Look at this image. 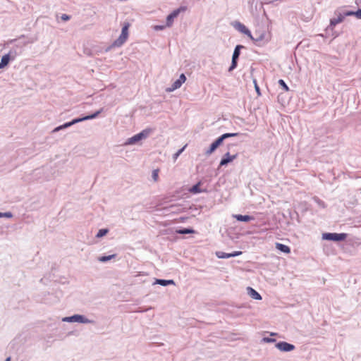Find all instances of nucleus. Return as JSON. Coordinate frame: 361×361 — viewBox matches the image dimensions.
Returning a JSON list of instances; mask_svg holds the SVG:
<instances>
[{"label": "nucleus", "mask_w": 361, "mask_h": 361, "mask_svg": "<svg viewBox=\"0 0 361 361\" xmlns=\"http://www.w3.org/2000/svg\"><path fill=\"white\" fill-rule=\"evenodd\" d=\"M157 282L159 284H161L162 286H166L167 284L173 283V281L172 280L166 281V280L159 279L157 281Z\"/></svg>", "instance_id": "nucleus-25"}, {"label": "nucleus", "mask_w": 361, "mask_h": 361, "mask_svg": "<svg viewBox=\"0 0 361 361\" xmlns=\"http://www.w3.org/2000/svg\"><path fill=\"white\" fill-rule=\"evenodd\" d=\"M152 132V130L151 128H146V129L143 130L142 132H140V133H137V134L135 135L134 136H133L132 137L129 138L127 142V144H128V145L135 144V142L147 137L148 135Z\"/></svg>", "instance_id": "nucleus-2"}, {"label": "nucleus", "mask_w": 361, "mask_h": 361, "mask_svg": "<svg viewBox=\"0 0 361 361\" xmlns=\"http://www.w3.org/2000/svg\"><path fill=\"white\" fill-rule=\"evenodd\" d=\"M243 48L242 45H237L234 49L233 56H232V62L231 65L229 67L228 71H232L237 66V60L240 55V49Z\"/></svg>", "instance_id": "nucleus-6"}, {"label": "nucleus", "mask_w": 361, "mask_h": 361, "mask_svg": "<svg viewBox=\"0 0 361 361\" xmlns=\"http://www.w3.org/2000/svg\"><path fill=\"white\" fill-rule=\"evenodd\" d=\"M177 233H180V234H188V233H194L195 231L192 229L185 228V229L178 231Z\"/></svg>", "instance_id": "nucleus-22"}, {"label": "nucleus", "mask_w": 361, "mask_h": 361, "mask_svg": "<svg viewBox=\"0 0 361 361\" xmlns=\"http://www.w3.org/2000/svg\"><path fill=\"white\" fill-rule=\"evenodd\" d=\"M233 217L239 221H250L253 220L254 218L249 215H241V214H235Z\"/></svg>", "instance_id": "nucleus-14"}, {"label": "nucleus", "mask_w": 361, "mask_h": 361, "mask_svg": "<svg viewBox=\"0 0 361 361\" xmlns=\"http://www.w3.org/2000/svg\"><path fill=\"white\" fill-rule=\"evenodd\" d=\"M343 19L344 17L342 15H339L337 18L331 20V25L334 26L341 23L343 20Z\"/></svg>", "instance_id": "nucleus-19"}, {"label": "nucleus", "mask_w": 361, "mask_h": 361, "mask_svg": "<svg viewBox=\"0 0 361 361\" xmlns=\"http://www.w3.org/2000/svg\"><path fill=\"white\" fill-rule=\"evenodd\" d=\"M64 321H69V322H83V317L81 315H74L71 317H67L63 319Z\"/></svg>", "instance_id": "nucleus-16"}, {"label": "nucleus", "mask_w": 361, "mask_h": 361, "mask_svg": "<svg viewBox=\"0 0 361 361\" xmlns=\"http://www.w3.org/2000/svg\"><path fill=\"white\" fill-rule=\"evenodd\" d=\"M100 113V111H97L95 114H92V115H90V116H85L84 118H78V119H74L73 121L71 122H69V123H65L64 125L63 126H59L57 128H56L54 131V132H56V131H59L61 129H63V128H67V127H69L71 126V125L74 124V123H78V122H80V121H85V120H89V119H92L94 118H95Z\"/></svg>", "instance_id": "nucleus-3"}, {"label": "nucleus", "mask_w": 361, "mask_h": 361, "mask_svg": "<svg viewBox=\"0 0 361 361\" xmlns=\"http://www.w3.org/2000/svg\"><path fill=\"white\" fill-rule=\"evenodd\" d=\"M237 157H238L237 153H235L234 154H231L229 152H227L224 154V156L221 159L219 165H220V166H226L228 164L232 162Z\"/></svg>", "instance_id": "nucleus-9"}, {"label": "nucleus", "mask_w": 361, "mask_h": 361, "mask_svg": "<svg viewBox=\"0 0 361 361\" xmlns=\"http://www.w3.org/2000/svg\"><path fill=\"white\" fill-rule=\"evenodd\" d=\"M238 133H225V134H223L221 136H220L219 138L223 142V141L226 138L231 137H235V136H238Z\"/></svg>", "instance_id": "nucleus-20"}, {"label": "nucleus", "mask_w": 361, "mask_h": 361, "mask_svg": "<svg viewBox=\"0 0 361 361\" xmlns=\"http://www.w3.org/2000/svg\"><path fill=\"white\" fill-rule=\"evenodd\" d=\"M3 216L11 217L12 214L10 212L3 214Z\"/></svg>", "instance_id": "nucleus-30"}, {"label": "nucleus", "mask_w": 361, "mask_h": 361, "mask_svg": "<svg viewBox=\"0 0 361 361\" xmlns=\"http://www.w3.org/2000/svg\"><path fill=\"white\" fill-rule=\"evenodd\" d=\"M234 27L240 32L247 35L252 40L255 41L254 37H252L250 31L246 27V26L239 22H237L235 23ZM262 37H261L259 39H255V41L262 39Z\"/></svg>", "instance_id": "nucleus-7"}, {"label": "nucleus", "mask_w": 361, "mask_h": 361, "mask_svg": "<svg viewBox=\"0 0 361 361\" xmlns=\"http://www.w3.org/2000/svg\"><path fill=\"white\" fill-rule=\"evenodd\" d=\"M185 10L186 7L185 6L180 7L174 10L171 14H169L167 16L166 26L171 27L173 23L174 18H176L181 11H185Z\"/></svg>", "instance_id": "nucleus-5"}, {"label": "nucleus", "mask_w": 361, "mask_h": 361, "mask_svg": "<svg viewBox=\"0 0 361 361\" xmlns=\"http://www.w3.org/2000/svg\"><path fill=\"white\" fill-rule=\"evenodd\" d=\"M166 25H156L154 27V29L156 30H163L166 27Z\"/></svg>", "instance_id": "nucleus-28"}, {"label": "nucleus", "mask_w": 361, "mask_h": 361, "mask_svg": "<svg viewBox=\"0 0 361 361\" xmlns=\"http://www.w3.org/2000/svg\"><path fill=\"white\" fill-rule=\"evenodd\" d=\"M158 177H159V170L158 169H155L152 172V178H153L154 181H157L158 180Z\"/></svg>", "instance_id": "nucleus-26"}, {"label": "nucleus", "mask_w": 361, "mask_h": 361, "mask_svg": "<svg viewBox=\"0 0 361 361\" xmlns=\"http://www.w3.org/2000/svg\"><path fill=\"white\" fill-rule=\"evenodd\" d=\"M201 182L197 183L196 185H193L191 188L189 189L190 192L196 194L200 193L202 190L200 189Z\"/></svg>", "instance_id": "nucleus-17"}, {"label": "nucleus", "mask_w": 361, "mask_h": 361, "mask_svg": "<svg viewBox=\"0 0 361 361\" xmlns=\"http://www.w3.org/2000/svg\"><path fill=\"white\" fill-rule=\"evenodd\" d=\"M241 254H242L241 251H235L232 253H226V252L219 251V252H216V255L218 258L224 259V258H229V257H232L238 256V255H240Z\"/></svg>", "instance_id": "nucleus-11"}, {"label": "nucleus", "mask_w": 361, "mask_h": 361, "mask_svg": "<svg viewBox=\"0 0 361 361\" xmlns=\"http://www.w3.org/2000/svg\"><path fill=\"white\" fill-rule=\"evenodd\" d=\"M185 80L186 77L183 73H182L180 75L179 78L172 84L171 87L166 90L167 92H173L175 90L179 88L182 85V84L185 82Z\"/></svg>", "instance_id": "nucleus-8"}, {"label": "nucleus", "mask_w": 361, "mask_h": 361, "mask_svg": "<svg viewBox=\"0 0 361 361\" xmlns=\"http://www.w3.org/2000/svg\"><path fill=\"white\" fill-rule=\"evenodd\" d=\"M247 290H248V293L249 295L253 298V299H255V300H261L262 299V297L260 295V294L259 293H257L255 290H254L253 288L249 287L247 288Z\"/></svg>", "instance_id": "nucleus-15"}, {"label": "nucleus", "mask_w": 361, "mask_h": 361, "mask_svg": "<svg viewBox=\"0 0 361 361\" xmlns=\"http://www.w3.org/2000/svg\"><path fill=\"white\" fill-rule=\"evenodd\" d=\"M3 216V214L0 212V217Z\"/></svg>", "instance_id": "nucleus-34"}, {"label": "nucleus", "mask_w": 361, "mask_h": 361, "mask_svg": "<svg viewBox=\"0 0 361 361\" xmlns=\"http://www.w3.org/2000/svg\"><path fill=\"white\" fill-rule=\"evenodd\" d=\"M130 25L129 23H125L121 30V34L118 38L115 40L114 45L116 47H121L127 40L128 37V29Z\"/></svg>", "instance_id": "nucleus-1"}, {"label": "nucleus", "mask_w": 361, "mask_h": 361, "mask_svg": "<svg viewBox=\"0 0 361 361\" xmlns=\"http://www.w3.org/2000/svg\"><path fill=\"white\" fill-rule=\"evenodd\" d=\"M347 235L345 233H326L322 235V238L328 240L334 241H341L346 238Z\"/></svg>", "instance_id": "nucleus-4"}, {"label": "nucleus", "mask_w": 361, "mask_h": 361, "mask_svg": "<svg viewBox=\"0 0 361 361\" xmlns=\"http://www.w3.org/2000/svg\"><path fill=\"white\" fill-rule=\"evenodd\" d=\"M108 231H109L108 229H100V230H99L96 236L97 238L103 237L108 233Z\"/></svg>", "instance_id": "nucleus-24"}, {"label": "nucleus", "mask_w": 361, "mask_h": 361, "mask_svg": "<svg viewBox=\"0 0 361 361\" xmlns=\"http://www.w3.org/2000/svg\"><path fill=\"white\" fill-rule=\"evenodd\" d=\"M275 246L277 250L283 253L289 254L290 252V248L288 245L279 243H276Z\"/></svg>", "instance_id": "nucleus-13"}, {"label": "nucleus", "mask_w": 361, "mask_h": 361, "mask_svg": "<svg viewBox=\"0 0 361 361\" xmlns=\"http://www.w3.org/2000/svg\"><path fill=\"white\" fill-rule=\"evenodd\" d=\"M185 147H183L181 149H180L176 154V157H178L179 156V154L184 150Z\"/></svg>", "instance_id": "nucleus-31"}, {"label": "nucleus", "mask_w": 361, "mask_h": 361, "mask_svg": "<svg viewBox=\"0 0 361 361\" xmlns=\"http://www.w3.org/2000/svg\"><path fill=\"white\" fill-rule=\"evenodd\" d=\"M356 15H357V16L361 18V11H359L358 12H357Z\"/></svg>", "instance_id": "nucleus-32"}, {"label": "nucleus", "mask_w": 361, "mask_h": 361, "mask_svg": "<svg viewBox=\"0 0 361 361\" xmlns=\"http://www.w3.org/2000/svg\"><path fill=\"white\" fill-rule=\"evenodd\" d=\"M276 346L279 350L284 352L291 351L295 349V346L293 345L284 341L276 343Z\"/></svg>", "instance_id": "nucleus-10"}, {"label": "nucleus", "mask_w": 361, "mask_h": 361, "mask_svg": "<svg viewBox=\"0 0 361 361\" xmlns=\"http://www.w3.org/2000/svg\"><path fill=\"white\" fill-rule=\"evenodd\" d=\"M11 358L10 357H8L6 361H10Z\"/></svg>", "instance_id": "nucleus-33"}, {"label": "nucleus", "mask_w": 361, "mask_h": 361, "mask_svg": "<svg viewBox=\"0 0 361 361\" xmlns=\"http://www.w3.org/2000/svg\"><path fill=\"white\" fill-rule=\"evenodd\" d=\"M254 82H255V87L256 92H257L258 95H259L260 94L259 87L257 85L256 80H255Z\"/></svg>", "instance_id": "nucleus-29"}, {"label": "nucleus", "mask_w": 361, "mask_h": 361, "mask_svg": "<svg viewBox=\"0 0 361 361\" xmlns=\"http://www.w3.org/2000/svg\"><path fill=\"white\" fill-rule=\"evenodd\" d=\"M279 84L283 87V89L284 90V91L286 92H288L289 91V87H288V85L286 84V82H284L283 80L281 79L279 80Z\"/></svg>", "instance_id": "nucleus-23"}, {"label": "nucleus", "mask_w": 361, "mask_h": 361, "mask_svg": "<svg viewBox=\"0 0 361 361\" xmlns=\"http://www.w3.org/2000/svg\"><path fill=\"white\" fill-rule=\"evenodd\" d=\"M116 257V255H109V256H102L101 257H99V260L100 262H106V261H109L113 258H114Z\"/></svg>", "instance_id": "nucleus-21"}, {"label": "nucleus", "mask_w": 361, "mask_h": 361, "mask_svg": "<svg viewBox=\"0 0 361 361\" xmlns=\"http://www.w3.org/2000/svg\"><path fill=\"white\" fill-rule=\"evenodd\" d=\"M61 18L62 20L66 21V20H68L71 18V17L69 16H68L67 14H62V16H61Z\"/></svg>", "instance_id": "nucleus-27"}, {"label": "nucleus", "mask_w": 361, "mask_h": 361, "mask_svg": "<svg viewBox=\"0 0 361 361\" xmlns=\"http://www.w3.org/2000/svg\"><path fill=\"white\" fill-rule=\"evenodd\" d=\"M221 143L222 142L218 137L214 142L212 143L209 148L207 150L206 154L208 155L212 154L216 149V148L221 145Z\"/></svg>", "instance_id": "nucleus-12"}, {"label": "nucleus", "mask_w": 361, "mask_h": 361, "mask_svg": "<svg viewBox=\"0 0 361 361\" xmlns=\"http://www.w3.org/2000/svg\"><path fill=\"white\" fill-rule=\"evenodd\" d=\"M9 60H10V56L8 54H6V55L3 56L1 58V62H0V68H2L4 66H6L8 63Z\"/></svg>", "instance_id": "nucleus-18"}]
</instances>
